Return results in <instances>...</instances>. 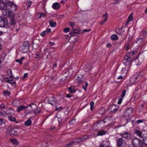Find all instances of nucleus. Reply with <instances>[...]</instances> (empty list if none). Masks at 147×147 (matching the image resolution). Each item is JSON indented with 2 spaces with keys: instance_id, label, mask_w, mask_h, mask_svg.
I'll list each match as a JSON object with an SVG mask.
<instances>
[{
  "instance_id": "nucleus-1",
  "label": "nucleus",
  "mask_w": 147,
  "mask_h": 147,
  "mask_svg": "<svg viewBox=\"0 0 147 147\" xmlns=\"http://www.w3.org/2000/svg\"><path fill=\"white\" fill-rule=\"evenodd\" d=\"M7 9L3 11L4 15L11 18L14 17L16 14L13 11H16L18 6L14 4L13 2L9 1H7Z\"/></svg>"
},
{
  "instance_id": "nucleus-2",
  "label": "nucleus",
  "mask_w": 147,
  "mask_h": 147,
  "mask_svg": "<svg viewBox=\"0 0 147 147\" xmlns=\"http://www.w3.org/2000/svg\"><path fill=\"white\" fill-rule=\"evenodd\" d=\"M132 144L134 147H143V144L141 140L138 138H134L133 139Z\"/></svg>"
},
{
  "instance_id": "nucleus-3",
  "label": "nucleus",
  "mask_w": 147,
  "mask_h": 147,
  "mask_svg": "<svg viewBox=\"0 0 147 147\" xmlns=\"http://www.w3.org/2000/svg\"><path fill=\"white\" fill-rule=\"evenodd\" d=\"M131 55H134V54L133 53V52H129L126 54L124 58V64L125 65H127L130 63L131 61V59H132L133 57L131 56Z\"/></svg>"
},
{
  "instance_id": "nucleus-4",
  "label": "nucleus",
  "mask_w": 147,
  "mask_h": 147,
  "mask_svg": "<svg viewBox=\"0 0 147 147\" xmlns=\"http://www.w3.org/2000/svg\"><path fill=\"white\" fill-rule=\"evenodd\" d=\"M20 51L22 53H25L27 52L29 50V44L28 42H26L20 47Z\"/></svg>"
},
{
  "instance_id": "nucleus-5",
  "label": "nucleus",
  "mask_w": 147,
  "mask_h": 147,
  "mask_svg": "<svg viewBox=\"0 0 147 147\" xmlns=\"http://www.w3.org/2000/svg\"><path fill=\"white\" fill-rule=\"evenodd\" d=\"M117 145L118 147H125L126 146L125 141L122 138H119L116 140Z\"/></svg>"
},
{
  "instance_id": "nucleus-6",
  "label": "nucleus",
  "mask_w": 147,
  "mask_h": 147,
  "mask_svg": "<svg viewBox=\"0 0 147 147\" xmlns=\"http://www.w3.org/2000/svg\"><path fill=\"white\" fill-rule=\"evenodd\" d=\"M119 135L127 140H131L132 138V136L131 134L129 132L125 131L119 134Z\"/></svg>"
},
{
  "instance_id": "nucleus-7",
  "label": "nucleus",
  "mask_w": 147,
  "mask_h": 147,
  "mask_svg": "<svg viewBox=\"0 0 147 147\" xmlns=\"http://www.w3.org/2000/svg\"><path fill=\"white\" fill-rule=\"evenodd\" d=\"M46 100H47L49 104L53 106L56 105L58 103L57 100L55 97L47 98L46 99Z\"/></svg>"
},
{
  "instance_id": "nucleus-8",
  "label": "nucleus",
  "mask_w": 147,
  "mask_h": 147,
  "mask_svg": "<svg viewBox=\"0 0 147 147\" xmlns=\"http://www.w3.org/2000/svg\"><path fill=\"white\" fill-rule=\"evenodd\" d=\"M132 111V109L131 108L127 109L125 111L123 112V115L125 117H129L130 114L131 113Z\"/></svg>"
},
{
  "instance_id": "nucleus-9",
  "label": "nucleus",
  "mask_w": 147,
  "mask_h": 147,
  "mask_svg": "<svg viewBox=\"0 0 147 147\" xmlns=\"http://www.w3.org/2000/svg\"><path fill=\"white\" fill-rule=\"evenodd\" d=\"M27 106H28V107H29L30 108L29 111V113H30L33 112L34 109L36 108L37 106L35 104L32 103L28 105Z\"/></svg>"
},
{
  "instance_id": "nucleus-10",
  "label": "nucleus",
  "mask_w": 147,
  "mask_h": 147,
  "mask_svg": "<svg viewBox=\"0 0 147 147\" xmlns=\"http://www.w3.org/2000/svg\"><path fill=\"white\" fill-rule=\"evenodd\" d=\"M5 80L7 82L11 84H15L16 83L14 79L11 77L9 78H5Z\"/></svg>"
},
{
  "instance_id": "nucleus-11",
  "label": "nucleus",
  "mask_w": 147,
  "mask_h": 147,
  "mask_svg": "<svg viewBox=\"0 0 147 147\" xmlns=\"http://www.w3.org/2000/svg\"><path fill=\"white\" fill-rule=\"evenodd\" d=\"M6 24V19L3 17H0V27H3Z\"/></svg>"
},
{
  "instance_id": "nucleus-12",
  "label": "nucleus",
  "mask_w": 147,
  "mask_h": 147,
  "mask_svg": "<svg viewBox=\"0 0 147 147\" xmlns=\"http://www.w3.org/2000/svg\"><path fill=\"white\" fill-rule=\"evenodd\" d=\"M18 129L16 128H11L9 130V133L11 135H17L18 134Z\"/></svg>"
},
{
  "instance_id": "nucleus-13",
  "label": "nucleus",
  "mask_w": 147,
  "mask_h": 147,
  "mask_svg": "<svg viewBox=\"0 0 147 147\" xmlns=\"http://www.w3.org/2000/svg\"><path fill=\"white\" fill-rule=\"evenodd\" d=\"M14 111L13 109L8 108V109L5 112L6 117L7 116H10L14 114Z\"/></svg>"
},
{
  "instance_id": "nucleus-14",
  "label": "nucleus",
  "mask_w": 147,
  "mask_h": 147,
  "mask_svg": "<svg viewBox=\"0 0 147 147\" xmlns=\"http://www.w3.org/2000/svg\"><path fill=\"white\" fill-rule=\"evenodd\" d=\"M7 1L5 3L1 1H0V9H3V11L7 9Z\"/></svg>"
},
{
  "instance_id": "nucleus-15",
  "label": "nucleus",
  "mask_w": 147,
  "mask_h": 147,
  "mask_svg": "<svg viewBox=\"0 0 147 147\" xmlns=\"http://www.w3.org/2000/svg\"><path fill=\"white\" fill-rule=\"evenodd\" d=\"M143 57H137L135 59V61L137 65L140 64L143 61Z\"/></svg>"
},
{
  "instance_id": "nucleus-16",
  "label": "nucleus",
  "mask_w": 147,
  "mask_h": 147,
  "mask_svg": "<svg viewBox=\"0 0 147 147\" xmlns=\"http://www.w3.org/2000/svg\"><path fill=\"white\" fill-rule=\"evenodd\" d=\"M26 108H28V106L21 105L18 107L16 109V111L18 113H20L21 111L24 110Z\"/></svg>"
},
{
  "instance_id": "nucleus-17",
  "label": "nucleus",
  "mask_w": 147,
  "mask_h": 147,
  "mask_svg": "<svg viewBox=\"0 0 147 147\" xmlns=\"http://www.w3.org/2000/svg\"><path fill=\"white\" fill-rule=\"evenodd\" d=\"M135 133L140 138H142L143 139H144V134H143L142 131L137 130L135 131Z\"/></svg>"
},
{
  "instance_id": "nucleus-18",
  "label": "nucleus",
  "mask_w": 147,
  "mask_h": 147,
  "mask_svg": "<svg viewBox=\"0 0 147 147\" xmlns=\"http://www.w3.org/2000/svg\"><path fill=\"white\" fill-rule=\"evenodd\" d=\"M80 30L79 28L74 29L69 33V34L72 36H73L74 34H79Z\"/></svg>"
},
{
  "instance_id": "nucleus-19",
  "label": "nucleus",
  "mask_w": 147,
  "mask_h": 147,
  "mask_svg": "<svg viewBox=\"0 0 147 147\" xmlns=\"http://www.w3.org/2000/svg\"><path fill=\"white\" fill-rule=\"evenodd\" d=\"M118 107L119 106L117 105H112L110 106V108H114L113 110L112 111V112L114 113H115L118 111Z\"/></svg>"
},
{
  "instance_id": "nucleus-20",
  "label": "nucleus",
  "mask_w": 147,
  "mask_h": 147,
  "mask_svg": "<svg viewBox=\"0 0 147 147\" xmlns=\"http://www.w3.org/2000/svg\"><path fill=\"white\" fill-rule=\"evenodd\" d=\"M32 123V122L31 119H28L25 122L24 125L28 127L30 126Z\"/></svg>"
},
{
  "instance_id": "nucleus-21",
  "label": "nucleus",
  "mask_w": 147,
  "mask_h": 147,
  "mask_svg": "<svg viewBox=\"0 0 147 147\" xmlns=\"http://www.w3.org/2000/svg\"><path fill=\"white\" fill-rule=\"evenodd\" d=\"M59 7L60 4L58 2L55 3L52 5V7L54 9H58Z\"/></svg>"
},
{
  "instance_id": "nucleus-22",
  "label": "nucleus",
  "mask_w": 147,
  "mask_h": 147,
  "mask_svg": "<svg viewBox=\"0 0 147 147\" xmlns=\"http://www.w3.org/2000/svg\"><path fill=\"white\" fill-rule=\"evenodd\" d=\"M49 24L50 26L52 27H55L56 25V22H54L52 20H51L49 21Z\"/></svg>"
},
{
  "instance_id": "nucleus-23",
  "label": "nucleus",
  "mask_w": 147,
  "mask_h": 147,
  "mask_svg": "<svg viewBox=\"0 0 147 147\" xmlns=\"http://www.w3.org/2000/svg\"><path fill=\"white\" fill-rule=\"evenodd\" d=\"M118 37L117 35L116 34H114L111 35V39L113 40H116L118 39Z\"/></svg>"
},
{
  "instance_id": "nucleus-24",
  "label": "nucleus",
  "mask_w": 147,
  "mask_h": 147,
  "mask_svg": "<svg viewBox=\"0 0 147 147\" xmlns=\"http://www.w3.org/2000/svg\"><path fill=\"white\" fill-rule=\"evenodd\" d=\"M83 88L84 89L85 91L86 90L87 87L88 85V83L86 82H83L82 84Z\"/></svg>"
},
{
  "instance_id": "nucleus-25",
  "label": "nucleus",
  "mask_w": 147,
  "mask_h": 147,
  "mask_svg": "<svg viewBox=\"0 0 147 147\" xmlns=\"http://www.w3.org/2000/svg\"><path fill=\"white\" fill-rule=\"evenodd\" d=\"M40 108L39 107H38L37 106L36 107V108L33 111L35 115L40 113Z\"/></svg>"
},
{
  "instance_id": "nucleus-26",
  "label": "nucleus",
  "mask_w": 147,
  "mask_h": 147,
  "mask_svg": "<svg viewBox=\"0 0 147 147\" xmlns=\"http://www.w3.org/2000/svg\"><path fill=\"white\" fill-rule=\"evenodd\" d=\"M140 35L143 37H146L147 36V31L145 30L142 31L140 33Z\"/></svg>"
},
{
  "instance_id": "nucleus-27",
  "label": "nucleus",
  "mask_w": 147,
  "mask_h": 147,
  "mask_svg": "<svg viewBox=\"0 0 147 147\" xmlns=\"http://www.w3.org/2000/svg\"><path fill=\"white\" fill-rule=\"evenodd\" d=\"M106 133V131L101 130L98 131L97 134V136H101L105 134Z\"/></svg>"
},
{
  "instance_id": "nucleus-28",
  "label": "nucleus",
  "mask_w": 147,
  "mask_h": 147,
  "mask_svg": "<svg viewBox=\"0 0 147 147\" xmlns=\"http://www.w3.org/2000/svg\"><path fill=\"white\" fill-rule=\"evenodd\" d=\"M144 138L143 139V142L145 145H147V134H144Z\"/></svg>"
},
{
  "instance_id": "nucleus-29",
  "label": "nucleus",
  "mask_w": 147,
  "mask_h": 147,
  "mask_svg": "<svg viewBox=\"0 0 147 147\" xmlns=\"http://www.w3.org/2000/svg\"><path fill=\"white\" fill-rule=\"evenodd\" d=\"M105 109L104 108H102L98 111V113L99 114L101 115H103L105 113Z\"/></svg>"
},
{
  "instance_id": "nucleus-30",
  "label": "nucleus",
  "mask_w": 147,
  "mask_h": 147,
  "mask_svg": "<svg viewBox=\"0 0 147 147\" xmlns=\"http://www.w3.org/2000/svg\"><path fill=\"white\" fill-rule=\"evenodd\" d=\"M8 119L9 121L13 122L15 121L16 120L15 117L11 115L8 116Z\"/></svg>"
},
{
  "instance_id": "nucleus-31",
  "label": "nucleus",
  "mask_w": 147,
  "mask_h": 147,
  "mask_svg": "<svg viewBox=\"0 0 147 147\" xmlns=\"http://www.w3.org/2000/svg\"><path fill=\"white\" fill-rule=\"evenodd\" d=\"M10 140L11 142L14 144L16 145L18 144V142L17 140L15 139H11Z\"/></svg>"
},
{
  "instance_id": "nucleus-32",
  "label": "nucleus",
  "mask_w": 147,
  "mask_h": 147,
  "mask_svg": "<svg viewBox=\"0 0 147 147\" xmlns=\"http://www.w3.org/2000/svg\"><path fill=\"white\" fill-rule=\"evenodd\" d=\"M11 19V21L10 22V24L11 25H13L16 24V21L15 20L13 19L14 17L11 18L10 17H9Z\"/></svg>"
},
{
  "instance_id": "nucleus-33",
  "label": "nucleus",
  "mask_w": 147,
  "mask_h": 147,
  "mask_svg": "<svg viewBox=\"0 0 147 147\" xmlns=\"http://www.w3.org/2000/svg\"><path fill=\"white\" fill-rule=\"evenodd\" d=\"M68 90L71 93H73L75 92V90L74 87L73 86H71L70 87L68 88Z\"/></svg>"
},
{
  "instance_id": "nucleus-34",
  "label": "nucleus",
  "mask_w": 147,
  "mask_h": 147,
  "mask_svg": "<svg viewBox=\"0 0 147 147\" xmlns=\"http://www.w3.org/2000/svg\"><path fill=\"white\" fill-rule=\"evenodd\" d=\"M76 81L78 83H80L82 81L81 77H78L77 78L76 80Z\"/></svg>"
},
{
  "instance_id": "nucleus-35",
  "label": "nucleus",
  "mask_w": 147,
  "mask_h": 147,
  "mask_svg": "<svg viewBox=\"0 0 147 147\" xmlns=\"http://www.w3.org/2000/svg\"><path fill=\"white\" fill-rule=\"evenodd\" d=\"M3 93L6 96H9L10 94V92L9 91L7 90H4L3 92Z\"/></svg>"
},
{
  "instance_id": "nucleus-36",
  "label": "nucleus",
  "mask_w": 147,
  "mask_h": 147,
  "mask_svg": "<svg viewBox=\"0 0 147 147\" xmlns=\"http://www.w3.org/2000/svg\"><path fill=\"white\" fill-rule=\"evenodd\" d=\"M125 49L126 51H128L130 49L129 45L128 43H126L125 45Z\"/></svg>"
},
{
  "instance_id": "nucleus-37",
  "label": "nucleus",
  "mask_w": 147,
  "mask_h": 147,
  "mask_svg": "<svg viewBox=\"0 0 147 147\" xmlns=\"http://www.w3.org/2000/svg\"><path fill=\"white\" fill-rule=\"evenodd\" d=\"M126 92V91L125 90H123V91L122 92L121 94V95L120 96L121 97L120 98H123V97H124V96L125 95V94Z\"/></svg>"
},
{
  "instance_id": "nucleus-38",
  "label": "nucleus",
  "mask_w": 147,
  "mask_h": 147,
  "mask_svg": "<svg viewBox=\"0 0 147 147\" xmlns=\"http://www.w3.org/2000/svg\"><path fill=\"white\" fill-rule=\"evenodd\" d=\"M75 142L72 141L71 142L69 143L68 144H67L66 145V146L67 147L70 146L72 145L73 144H74V143Z\"/></svg>"
},
{
  "instance_id": "nucleus-39",
  "label": "nucleus",
  "mask_w": 147,
  "mask_h": 147,
  "mask_svg": "<svg viewBox=\"0 0 147 147\" xmlns=\"http://www.w3.org/2000/svg\"><path fill=\"white\" fill-rule=\"evenodd\" d=\"M103 18H104V19L107 21L108 18V14L107 13H105V14H103Z\"/></svg>"
},
{
  "instance_id": "nucleus-40",
  "label": "nucleus",
  "mask_w": 147,
  "mask_h": 147,
  "mask_svg": "<svg viewBox=\"0 0 147 147\" xmlns=\"http://www.w3.org/2000/svg\"><path fill=\"white\" fill-rule=\"evenodd\" d=\"M133 20V16L132 14H131L129 16L128 20V22H129L132 21Z\"/></svg>"
},
{
  "instance_id": "nucleus-41",
  "label": "nucleus",
  "mask_w": 147,
  "mask_h": 147,
  "mask_svg": "<svg viewBox=\"0 0 147 147\" xmlns=\"http://www.w3.org/2000/svg\"><path fill=\"white\" fill-rule=\"evenodd\" d=\"M0 116L2 117H6V116L5 115V112L3 111V112H2L0 111Z\"/></svg>"
},
{
  "instance_id": "nucleus-42",
  "label": "nucleus",
  "mask_w": 147,
  "mask_h": 147,
  "mask_svg": "<svg viewBox=\"0 0 147 147\" xmlns=\"http://www.w3.org/2000/svg\"><path fill=\"white\" fill-rule=\"evenodd\" d=\"M121 1V0H115L112 3L113 4L115 5L116 4H119Z\"/></svg>"
},
{
  "instance_id": "nucleus-43",
  "label": "nucleus",
  "mask_w": 147,
  "mask_h": 147,
  "mask_svg": "<svg viewBox=\"0 0 147 147\" xmlns=\"http://www.w3.org/2000/svg\"><path fill=\"white\" fill-rule=\"evenodd\" d=\"M68 24L69 26L71 27L72 28H73L75 25L74 23L72 22H69L68 23Z\"/></svg>"
},
{
  "instance_id": "nucleus-44",
  "label": "nucleus",
  "mask_w": 147,
  "mask_h": 147,
  "mask_svg": "<svg viewBox=\"0 0 147 147\" xmlns=\"http://www.w3.org/2000/svg\"><path fill=\"white\" fill-rule=\"evenodd\" d=\"M94 105V102H91L90 103V109L91 110H92L93 109V106Z\"/></svg>"
},
{
  "instance_id": "nucleus-45",
  "label": "nucleus",
  "mask_w": 147,
  "mask_h": 147,
  "mask_svg": "<svg viewBox=\"0 0 147 147\" xmlns=\"http://www.w3.org/2000/svg\"><path fill=\"white\" fill-rule=\"evenodd\" d=\"M38 15L40 16V17H42L43 18H45L46 16L45 14L43 13H38Z\"/></svg>"
},
{
  "instance_id": "nucleus-46",
  "label": "nucleus",
  "mask_w": 147,
  "mask_h": 147,
  "mask_svg": "<svg viewBox=\"0 0 147 147\" xmlns=\"http://www.w3.org/2000/svg\"><path fill=\"white\" fill-rule=\"evenodd\" d=\"M70 30V28H65L63 30V31L65 33H67Z\"/></svg>"
},
{
  "instance_id": "nucleus-47",
  "label": "nucleus",
  "mask_w": 147,
  "mask_h": 147,
  "mask_svg": "<svg viewBox=\"0 0 147 147\" xmlns=\"http://www.w3.org/2000/svg\"><path fill=\"white\" fill-rule=\"evenodd\" d=\"M130 65H127L126 67H123L122 69L121 70V71H125L126 69L125 68L126 67L127 68H129V67Z\"/></svg>"
},
{
  "instance_id": "nucleus-48",
  "label": "nucleus",
  "mask_w": 147,
  "mask_h": 147,
  "mask_svg": "<svg viewBox=\"0 0 147 147\" xmlns=\"http://www.w3.org/2000/svg\"><path fill=\"white\" fill-rule=\"evenodd\" d=\"M91 30L90 29H85L83 30H82V33H84L86 32H90Z\"/></svg>"
},
{
  "instance_id": "nucleus-49",
  "label": "nucleus",
  "mask_w": 147,
  "mask_h": 147,
  "mask_svg": "<svg viewBox=\"0 0 147 147\" xmlns=\"http://www.w3.org/2000/svg\"><path fill=\"white\" fill-rule=\"evenodd\" d=\"M47 34L45 31H44L41 33L40 35L42 36H44L45 35Z\"/></svg>"
},
{
  "instance_id": "nucleus-50",
  "label": "nucleus",
  "mask_w": 147,
  "mask_h": 147,
  "mask_svg": "<svg viewBox=\"0 0 147 147\" xmlns=\"http://www.w3.org/2000/svg\"><path fill=\"white\" fill-rule=\"evenodd\" d=\"M27 6L29 7L31 5V2L30 1H28L27 2Z\"/></svg>"
},
{
  "instance_id": "nucleus-51",
  "label": "nucleus",
  "mask_w": 147,
  "mask_h": 147,
  "mask_svg": "<svg viewBox=\"0 0 147 147\" xmlns=\"http://www.w3.org/2000/svg\"><path fill=\"white\" fill-rule=\"evenodd\" d=\"M122 98L120 97H119V100L118 102V103L119 104H120L122 102Z\"/></svg>"
},
{
  "instance_id": "nucleus-52",
  "label": "nucleus",
  "mask_w": 147,
  "mask_h": 147,
  "mask_svg": "<svg viewBox=\"0 0 147 147\" xmlns=\"http://www.w3.org/2000/svg\"><path fill=\"white\" fill-rule=\"evenodd\" d=\"M131 81H132L133 84H136V83L138 82V81H136L135 80H133V78H131Z\"/></svg>"
},
{
  "instance_id": "nucleus-53",
  "label": "nucleus",
  "mask_w": 147,
  "mask_h": 147,
  "mask_svg": "<svg viewBox=\"0 0 147 147\" xmlns=\"http://www.w3.org/2000/svg\"><path fill=\"white\" fill-rule=\"evenodd\" d=\"M5 105L4 104H1L0 105V107L1 109H3L5 108Z\"/></svg>"
},
{
  "instance_id": "nucleus-54",
  "label": "nucleus",
  "mask_w": 147,
  "mask_h": 147,
  "mask_svg": "<svg viewBox=\"0 0 147 147\" xmlns=\"http://www.w3.org/2000/svg\"><path fill=\"white\" fill-rule=\"evenodd\" d=\"M143 120L139 119L136 121V122L137 123H140L142 122L143 121Z\"/></svg>"
},
{
  "instance_id": "nucleus-55",
  "label": "nucleus",
  "mask_w": 147,
  "mask_h": 147,
  "mask_svg": "<svg viewBox=\"0 0 147 147\" xmlns=\"http://www.w3.org/2000/svg\"><path fill=\"white\" fill-rule=\"evenodd\" d=\"M16 61L17 62H19L20 65H22V62L21 61L20 59H17L16 60Z\"/></svg>"
},
{
  "instance_id": "nucleus-56",
  "label": "nucleus",
  "mask_w": 147,
  "mask_h": 147,
  "mask_svg": "<svg viewBox=\"0 0 147 147\" xmlns=\"http://www.w3.org/2000/svg\"><path fill=\"white\" fill-rule=\"evenodd\" d=\"M0 125H2L4 123V122H3V119H0Z\"/></svg>"
},
{
  "instance_id": "nucleus-57",
  "label": "nucleus",
  "mask_w": 147,
  "mask_h": 147,
  "mask_svg": "<svg viewBox=\"0 0 147 147\" xmlns=\"http://www.w3.org/2000/svg\"><path fill=\"white\" fill-rule=\"evenodd\" d=\"M107 21L106 20H105L104 19L103 20L101 21L100 22V24L101 25L103 24L104 23H105Z\"/></svg>"
},
{
  "instance_id": "nucleus-58",
  "label": "nucleus",
  "mask_w": 147,
  "mask_h": 147,
  "mask_svg": "<svg viewBox=\"0 0 147 147\" xmlns=\"http://www.w3.org/2000/svg\"><path fill=\"white\" fill-rule=\"evenodd\" d=\"M28 76V74L27 73H25L24 74V76L23 77V78H25L26 77H27Z\"/></svg>"
},
{
  "instance_id": "nucleus-59",
  "label": "nucleus",
  "mask_w": 147,
  "mask_h": 147,
  "mask_svg": "<svg viewBox=\"0 0 147 147\" xmlns=\"http://www.w3.org/2000/svg\"><path fill=\"white\" fill-rule=\"evenodd\" d=\"M75 121V119H73L69 122V123L70 124H73L74 123Z\"/></svg>"
},
{
  "instance_id": "nucleus-60",
  "label": "nucleus",
  "mask_w": 147,
  "mask_h": 147,
  "mask_svg": "<svg viewBox=\"0 0 147 147\" xmlns=\"http://www.w3.org/2000/svg\"><path fill=\"white\" fill-rule=\"evenodd\" d=\"M45 31L46 32V33L47 34L51 32V30L50 29H47Z\"/></svg>"
},
{
  "instance_id": "nucleus-61",
  "label": "nucleus",
  "mask_w": 147,
  "mask_h": 147,
  "mask_svg": "<svg viewBox=\"0 0 147 147\" xmlns=\"http://www.w3.org/2000/svg\"><path fill=\"white\" fill-rule=\"evenodd\" d=\"M123 78V77L122 76H118L117 78V79H120L122 80Z\"/></svg>"
},
{
  "instance_id": "nucleus-62",
  "label": "nucleus",
  "mask_w": 147,
  "mask_h": 147,
  "mask_svg": "<svg viewBox=\"0 0 147 147\" xmlns=\"http://www.w3.org/2000/svg\"><path fill=\"white\" fill-rule=\"evenodd\" d=\"M36 56L35 57L36 58H39V54L38 53H37L36 54Z\"/></svg>"
},
{
  "instance_id": "nucleus-63",
  "label": "nucleus",
  "mask_w": 147,
  "mask_h": 147,
  "mask_svg": "<svg viewBox=\"0 0 147 147\" xmlns=\"http://www.w3.org/2000/svg\"><path fill=\"white\" fill-rule=\"evenodd\" d=\"M49 44L50 46H52L54 45L55 43L54 42H49Z\"/></svg>"
},
{
  "instance_id": "nucleus-64",
  "label": "nucleus",
  "mask_w": 147,
  "mask_h": 147,
  "mask_svg": "<svg viewBox=\"0 0 147 147\" xmlns=\"http://www.w3.org/2000/svg\"><path fill=\"white\" fill-rule=\"evenodd\" d=\"M107 46L108 47H110L111 46V45L110 43H108L107 45Z\"/></svg>"
}]
</instances>
